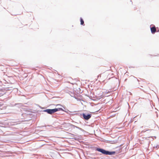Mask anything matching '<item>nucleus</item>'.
<instances>
[{"mask_svg":"<svg viewBox=\"0 0 159 159\" xmlns=\"http://www.w3.org/2000/svg\"><path fill=\"white\" fill-rule=\"evenodd\" d=\"M62 108H55L54 109H48L44 111L47 112L48 113L52 114L55 112L58 111L62 110Z\"/></svg>","mask_w":159,"mask_h":159,"instance_id":"1","label":"nucleus"},{"mask_svg":"<svg viewBox=\"0 0 159 159\" xmlns=\"http://www.w3.org/2000/svg\"><path fill=\"white\" fill-rule=\"evenodd\" d=\"M97 150L98 151L102 153L105 155H111L114 154L115 153V152H110L100 148H97Z\"/></svg>","mask_w":159,"mask_h":159,"instance_id":"2","label":"nucleus"},{"mask_svg":"<svg viewBox=\"0 0 159 159\" xmlns=\"http://www.w3.org/2000/svg\"><path fill=\"white\" fill-rule=\"evenodd\" d=\"M83 116L84 118L86 120L89 119L91 117V115L90 114L86 115L85 114H83Z\"/></svg>","mask_w":159,"mask_h":159,"instance_id":"3","label":"nucleus"},{"mask_svg":"<svg viewBox=\"0 0 159 159\" xmlns=\"http://www.w3.org/2000/svg\"><path fill=\"white\" fill-rule=\"evenodd\" d=\"M151 32L152 33H154L156 31V28L155 26H153L151 28Z\"/></svg>","mask_w":159,"mask_h":159,"instance_id":"4","label":"nucleus"},{"mask_svg":"<svg viewBox=\"0 0 159 159\" xmlns=\"http://www.w3.org/2000/svg\"><path fill=\"white\" fill-rule=\"evenodd\" d=\"M80 24L83 25L84 24V21L82 18H80Z\"/></svg>","mask_w":159,"mask_h":159,"instance_id":"5","label":"nucleus"},{"mask_svg":"<svg viewBox=\"0 0 159 159\" xmlns=\"http://www.w3.org/2000/svg\"><path fill=\"white\" fill-rule=\"evenodd\" d=\"M60 105V104H57V105Z\"/></svg>","mask_w":159,"mask_h":159,"instance_id":"6","label":"nucleus"}]
</instances>
